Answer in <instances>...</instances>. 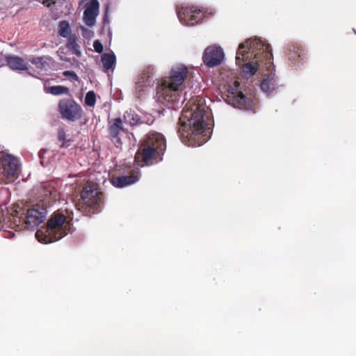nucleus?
Returning a JSON list of instances; mask_svg holds the SVG:
<instances>
[{"label": "nucleus", "instance_id": "obj_1", "mask_svg": "<svg viewBox=\"0 0 356 356\" xmlns=\"http://www.w3.org/2000/svg\"><path fill=\"white\" fill-rule=\"evenodd\" d=\"M212 122L204 100L195 96L191 98L183 110L177 133L185 145L200 146L208 140Z\"/></svg>", "mask_w": 356, "mask_h": 356}, {"label": "nucleus", "instance_id": "obj_2", "mask_svg": "<svg viewBox=\"0 0 356 356\" xmlns=\"http://www.w3.org/2000/svg\"><path fill=\"white\" fill-rule=\"evenodd\" d=\"M236 63L241 66L243 76L247 79L258 70L270 72L273 65L270 44L259 38L246 40L238 46Z\"/></svg>", "mask_w": 356, "mask_h": 356}, {"label": "nucleus", "instance_id": "obj_3", "mask_svg": "<svg viewBox=\"0 0 356 356\" xmlns=\"http://www.w3.org/2000/svg\"><path fill=\"white\" fill-rule=\"evenodd\" d=\"M165 149L164 136L158 132L149 133L140 142L134 162L140 167L157 163L162 161Z\"/></svg>", "mask_w": 356, "mask_h": 356}, {"label": "nucleus", "instance_id": "obj_4", "mask_svg": "<svg viewBox=\"0 0 356 356\" xmlns=\"http://www.w3.org/2000/svg\"><path fill=\"white\" fill-rule=\"evenodd\" d=\"M66 220L63 214L56 213L49 219L45 227L35 232V238L42 243H50L61 239L66 233L62 229V226Z\"/></svg>", "mask_w": 356, "mask_h": 356}, {"label": "nucleus", "instance_id": "obj_5", "mask_svg": "<svg viewBox=\"0 0 356 356\" xmlns=\"http://www.w3.org/2000/svg\"><path fill=\"white\" fill-rule=\"evenodd\" d=\"M14 212L23 218L25 227L29 230L35 229L46 218L47 211L44 204H35L26 212L19 204L14 205Z\"/></svg>", "mask_w": 356, "mask_h": 356}, {"label": "nucleus", "instance_id": "obj_6", "mask_svg": "<svg viewBox=\"0 0 356 356\" xmlns=\"http://www.w3.org/2000/svg\"><path fill=\"white\" fill-rule=\"evenodd\" d=\"M224 95L223 98L228 104L238 109L252 110L254 104L252 95H244L238 81H235L233 85L228 86Z\"/></svg>", "mask_w": 356, "mask_h": 356}, {"label": "nucleus", "instance_id": "obj_7", "mask_svg": "<svg viewBox=\"0 0 356 356\" xmlns=\"http://www.w3.org/2000/svg\"><path fill=\"white\" fill-rule=\"evenodd\" d=\"M180 90L170 86L165 81H160L156 86V92L155 99L159 104L173 108L179 102L180 98Z\"/></svg>", "mask_w": 356, "mask_h": 356}, {"label": "nucleus", "instance_id": "obj_8", "mask_svg": "<svg viewBox=\"0 0 356 356\" xmlns=\"http://www.w3.org/2000/svg\"><path fill=\"white\" fill-rule=\"evenodd\" d=\"M18 170L17 159L11 154L0 152V183L13 181Z\"/></svg>", "mask_w": 356, "mask_h": 356}, {"label": "nucleus", "instance_id": "obj_9", "mask_svg": "<svg viewBox=\"0 0 356 356\" xmlns=\"http://www.w3.org/2000/svg\"><path fill=\"white\" fill-rule=\"evenodd\" d=\"M154 68L152 65H148L144 68L136 82V93L138 97H141L143 93L154 83Z\"/></svg>", "mask_w": 356, "mask_h": 356}, {"label": "nucleus", "instance_id": "obj_10", "mask_svg": "<svg viewBox=\"0 0 356 356\" xmlns=\"http://www.w3.org/2000/svg\"><path fill=\"white\" fill-rule=\"evenodd\" d=\"M59 111L63 118L74 121L81 115V108L73 99H62L59 102Z\"/></svg>", "mask_w": 356, "mask_h": 356}, {"label": "nucleus", "instance_id": "obj_11", "mask_svg": "<svg viewBox=\"0 0 356 356\" xmlns=\"http://www.w3.org/2000/svg\"><path fill=\"white\" fill-rule=\"evenodd\" d=\"M179 21L185 25L193 26L198 24L203 18L200 10L194 8H182L177 12Z\"/></svg>", "mask_w": 356, "mask_h": 356}, {"label": "nucleus", "instance_id": "obj_12", "mask_svg": "<svg viewBox=\"0 0 356 356\" xmlns=\"http://www.w3.org/2000/svg\"><path fill=\"white\" fill-rule=\"evenodd\" d=\"M187 74L188 68L185 65H181L172 68L170 76L162 78L160 81H165L170 86H172L175 88L179 90Z\"/></svg>", "mask_w": 356, "mask_h": 356}, {"label": "nucleus", "instance_id": "obj_13", "mask_svg": "<svg viewBox=\"0 0 356 356\" xmlns=\"http://www.w3.org/2000/svg\"><path fill=\"white\" fill-rule=\"evenodd\" d=\"M108 130L111 140L117 147L122 145L120 136L127 134V130L123 126V120L121 118H116L108 121Z\"/></svg>", "mask_w": 356, "mask_h": 356}, {"label": "nucleus", "instance_id": "obj_14", "mask_svg": "<svg viewBox=\"0 0 356 356\" xmlns=\"http://www.w3.org/2000/svg\"><path fill=\"white\" fill-rule=\"evenodd\" d=\"M223 58L222 49L220 47L213 45L206 48L202 59L207 66L211 67L220 65Z\"/></svg>", "mask_w": 356, "mask_h": 356}, {"label": "nucleus", "instance_id": "obj_15", "mask_svg": "<svg viewBox=\"0 0 356 356\" xmlns=\"http://www.w3.org/2000/svg\"><path fill=\"white\" fill-rule=\"evenodd\" d=\"M90 213H99L104 205V194L97 188V185L90 182Z\"/></svg>", "mask_w": 356, "mask_h": 356}, {"label": "nucleus", "instance_id": "obj_16", "mask_svg": "<svg viewBox=\"0 0 356 356\" xmlns=\"http://www.w3.org/2000/svg\"><path fill=\"white\" fill-rule=\"evenodd\" d=\"M40 193L39 198L46 207L51 200H55L57 195V191L51 183H44L38 188Z\"/></svg>", "mask_w": 356, "mask_h": 356}, {"label": "nucleus", "instance_id": "obj_17", "mask_svg": "<svg viewBox=\"0 0 356 356\" xmlns=\"http://www.w3.org/2000/svg\"><path fill=\"white\" fill-rule=\"evenodd\" d=\"M286 55L291 64H298L304 59L305 53L301 45L290 43L288 44Z\"/></svg>", "mask_w": 356, "mask_h": 356}, {"label": "nucleus", "instance_id": "obj_18", "mask_svg": "<svg viewBox=\"0 0 356 356\" xmlns=\"http://www.w3.org/2000/svg\"><path fill=\"white\" fill-rule=\"evenodd\" d=\"M138 179V172L131 170L129 175L113 177L111 183L117 188H122L136 183Z\"/></svg>", "mask_w": 356, "mask_h": 356}, {"label": "nucleus", "instance_id": "obj_19", "mask_svg": "<svg viewBox=\"0 0 356 356\" xmlns=\"http://www.w3.org/2000/svg\"><path fill=\"white\" fill-rule=\"evenodd\" d=\"M5 60L7 65L14 71H24L28 70V63L18 56L7 55Z\"/></svg>", "mask_w": 356, "mask_h": 356}, {"label": "nucleus", "instance_id": "obj_20", "mask_svg": "<svg viewBox=\"0 0 356 356\" xmlns=\"http://www.w3.org/2000/svg\"><path fill=\"white\" fill-rule=\"evenodd\" d=\"M77 209L84 216L89 214V189L85 186L80 194V199L76 204Z\"/></svg>", "mask_w": 356, "mask_h": 356}, {"label": "nucleus", "instance_id": "obj_21", "mask_svg": "<svg viewBox=\"0 0 356 356\" xmlns=\"http://www.w3.org/2000/svg\"><path fill=\"white\" fill-rule=\"evenodd\" d=\"M101 62L105 70H113L116 64V57L113 52L105 53L101 56Z\"/></svg>", "mask_w": 356, "mask_h": 356}, {"label": "nucleus", "instance_id": "obj_22", "mask_svg": "<svg viewBox=\"0 0 356 356\" xmlns=\"http://www.w3.org/2000/svg\"><path fill=\"white\" fill-rule=\"evenodd\" d=\"M50 60L51 57L48 56L33 57L29 59V61L40 70H46L49 67Z\"/></svg>", "mask_w": 356, "mask_h": 356}, {"label": "nucleus", "instance_id": "obj_23", "mask_svg": "<svg viewBox=\"0 0 356 356\" xmlns=\"http://www.w3.org/2000/svg\"><path fill=\"white\" fill-rule=\"evenodd\" d=\"M275 74L270 73L266 78H264L261 83V89L262 91L267 94L271 93L275 86V81L274 79Z\"/></svg>", "mask_w": 356, "mask_h": 356}, {"label": "nucleus", "instance_id": "obj_24", "mask_svg": "<svg viewBox=\"0 0 356 356\" xmlns=\"http://www.w3.org/2000/svg\"><path fill=\"white\" fill-rule=\"evenodd\" d=\"M123 119L125 123L129 124L131 127L142 123L138 115L131 110L127 111L124 113L123 115Z\"/></svg>", "mask_w": 356, "mask_h": 356}, {"label": "nucleus", "instance_id": "obj_25", "mask_svg": "<svg viewBox=\"0 0 356 356\" xmlns=\"http://www.w3.org/2000/svg\"><path fill=\"white\" fill-rule=\"evenodd\" d=\"M67 47L72 51L73 54L80 56L81 52L79 50V46L77 44V37L74 34H72L67 37Z\"/></svg>", "mask_w": 356, "mask_h": 356}, {"label": "nucleus", "instance_id": "obj_26", "mask_svg": "<svg viewBox=\"0 0 356 356\" xmlns=\"http://www.w3.org/2000/svg\"><path fill=\"white\" fill-rule=\"evenodd\" d=\"M83 10V21L85 24L89 26V1L88 0H82L77 8V12L80 13Z\"/></svg>", "mask_w": 356, "mask_h": 356}, {"label": "nucleus", "instance_id": "obj_27", "mask_svg": "<svg viewBox=\"0 0 356 356\" xmlns=\"http://www.w3.org/2000/svg\"><path fill=\"white\" fill-rule=\"evenodd\" d=\"M71 29L70 24L66 20H62L58 23V34L63 38H67L70 34Z\"/></svg>", "mask_w": 356, "mask_h": 356}, {"label": "nucleus", "instance_id": "obj_28", "mask_svg": "<svg viewBox=\"0 0 356 356\" xmlns=\"http://www.w3.org/2000/svg\"><path fill=\"white\" fill-rule=\"evenodd\" d=\"M49 92L54 95H60L69 93V88L63 86H54L50 87Z\"/></svg>", "mask_w": 356, "mask_h": 356}, {"label": "nucleus", "instance_id": "obj_29", "mask_svg": "<svg viewBox=\"0 0 356 356\" xmlns=\"http://www.w3.org/2000/svg\"><path fill=\"white\" fill-rule=\"evenodd\" d=\"M99 3L97 0H90V13L91 15L92 13H99Z\"/></svg>", "mask_w": 356, "mask_h": 356}, {"label": "nucleus", "instance_id": "obj_30", "mask_svg": "<svg viewBox=\"0 0 356 356\" xmlns=\"http://www.w3.org/2000/svg\"><path fill=\"white\" fill-rule=\"evenodd\" d=\"M93 47L96 52L101 54L103 52L104 47L102 42L99 40H96L93 42Z\"/></svg>", "mask_w": 356, "mask_h": 356}, {"label": "nucleus", "instance_id": "obj_31", "mask_svg": "<svg viewBox=\"0 0 356 356\" xmlns=\"http://www.w3.org/2000/svg\"><path fill=\"white\" fill-rule=\"evenodd\" d=\"M65 132L63 129H60L58 132V139L60 141L64 142L65 140Z\"/></svg>", "mask_w": 356, "mask_h": 356}, {"label": "nucleus", "instance_id": "obj_32", "mask_svg": "<svg viewBox=\"0 0 356 356\" xmlns=\"http://www.w3.org/2000/svg\"><path fill=\"white\" fill-rule=\"evenodd\" d=\"M64 75L70 76L72 80H78V76L76 73L73 71H66L64 72Z\"/></svg>", "mask_w": 356, "mask_h": 356}, {"label": "nucleus", "instance_id": "obj_33", "mask_svg": "<svg viewBox=\"0 0 356 356\" xmlns=\"http://www.w3.org/2000/svg\"><path fill=\"white\" fill-rule=\"evenodd\" d=\"M47 152V149H42L40 150V152H38V156L39 158L40 159V164L42 165V166H44V161H43V158H44V154Z\"/></svg>", "mask_w": 356, "mask_h": 356}, {"label": "nucleus", "instance_id": "obj_34", "mask_svg": "<svg viewBox=\"0 0 356 356\" xmlns=\"http://www.w3.org/2000/svg\"><path fill=\"white\" fill-rule=\"evenodd\" d=\"M96 102V95L94 91L90 90V107L93 106Z\"/></svg>", "mask_w": 356, "mask_h": 356}, {"label": "nucleus", "instance_id": "obj_35", "mask_svg": "<svg viewBox=\"0 0 356 356\" xmlns=\"http://www.w3.org/2000/svg\"><path fill=\"white\" fill-rule=\"evenodd\" d=\"M58 55H59V56H60V60H64V61H70V59H69V58H67L66 56H65L64 55H62L63 51H60V49H59V50L58 51Z\"/></svg>", "mask_w": 356, "mask_h": 356}, {"label": "nucleus", "instance_id": "obj_36", "mask_svg": "<svg viewBox=\"0 0 356 356\" xmlns=\"http://www.w3.org/2000/svg\"><path fill=\"white\" fill-rule=\"evenodd\" d=\"M98 14L92 13L90 15V26H93L95 24V19Z\"/></svg>", "mask_w": 356, "mask_h": 356}, {"label": "nucleus", "instance_id": "obj_37", "mask_svg": "<svg viewBox=\"0 0 356 356\" xmlns=\"http://www.w3.org/2000/svg\"><path fill=\"white\" fill-rule=\"evenodd\" d=\"M84 102H85L86 105L89 106V102H90V100H89V92L86 93Z\"/></svg>", "mask_w": 356, "mask_h": 356}, {"label": "nucleus", "instance_id": "obj_38", "mask_svg": "<svg viewBox=\"0 0 356 356\" xmlns=\"http://www.w3.org/2000/svg\"><path fill=\"white\" fill-rule=\"evenodd\" d=\"M65 146L64 143H63V145H60L61 147H63Z\"/></svg>", "mask_w": 356, "mask_h": 356}]
</instances>
